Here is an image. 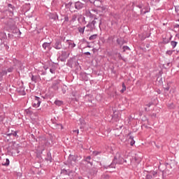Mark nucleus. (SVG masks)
Wrapping results in <instances>:
<instances>
[{
    "label": "nucleus",
    "mask_w": 179,
    "mask_h": 179,
    "mask_svg": "<svg viewBox=\"0 0 179 179\" xmlns=\"http://www.w3.org/2000/svg\"><path fill=\"white\" fill-rule=\"evenodd\" d=\"M85 55H90V52H85Z\"/></svg>",
    "instance_id": "46"
},
{
    "label": "nucleus",
    "mask_w": 179,
    "mask_h": 179,
    "mask_svg": "<svg viewBox=\"0 0 179 179\" xmlns=\"http://www.w3.org/2000/svg\"><path fill=\"white\" fill-rule=\"evenodd\" d=\"M99 3H101V1H99V0H95V1H94V5L95 6H100V4H99Z\"/></svg>",
    "instance_id": "26"
},
{
    "label": "nucleus",
    "mask_w": 179,
    "mask_h": 179,
    "mask_svg": "<svg viewBox=\"0 0 179 179\" xmlns=\"http://www.w3.org/2000/svg\"><path fill=\"white\" fill-rule=\"evenodd\" d=\"M117 44H119V45L122 44V43H121V41H120V39H117Z\"/></svg>",
    "instance_id": "45"
},
{
    "label": "nucleus",
    "mask_w": 179,
    "mask_h": 179,
    "mask_svg": "<svg viewBox=\"0 0 179 179\" xmlns=\"http://www.w3.org/2000/svg\"><path fill=\"white\" fill-rule=\"evenodd\" d=\"M74 7L77 10H80L81 9H83V8H85V3L80 1H77L75 2Z\"/></svg>",
    "instance_id": "5"
},
{
    "label": "nucleus",
    "mask_w": 179,
    "mask_h": 179,
    "mask_svg": "<svg viewBox=\"0 0 179 179\" xmlns=\"http://www.w3.org/2000/svg\"><path fill=\"white\" fill-rule=\"evenodd\" d=\"M88 48H90V45H87Z\"/></svg>",
    "instance_id": "55"
},
{
    "label": "nucleus",
    "mask_w": 179,
    "mask_h": 179,
    "mask_svg": "<svg viewBox=\"0 0 179 179\" xmlns=\"http://www.w3.org/2000/svg\"><path fill=\"white\" fill-rule=\"evenodd\" d=\"M9 163H10L9 159H6V163L4 164V165L5 166H9Z\"/></svg>",
    "instance_id": "39"
},
{
    "label": "nucleus",
    "mask_w": 179,
    "mask_h": 179,
    "mask_svg": "<svg viewBox=\"0 0 179 179\" xmlns=\"http://www.w3.org/2000/svg\"><path fill=\"white\" fill-rule=\"evenodd\" d=\"M6 38V34L2 31H0V40H5Z\"/></svg>",
    "instance_id": "18"
},
{
    "label": "nucleus",
    "mask_w": 179,
    "mask_h": 179,
    "mask_svg": "<svg viewBox=\"0 0 179 179\" xmlns=\"http://www.w3.org/2000/svg\"><path fill=\"white\" fill-rule=\"evenodd\" d=\"M79 124L80 125V129H82V131H85V129H87V128L86 127V122H85V119L83 118H80L79 119Z\"/></svg>",
    "instance_id": "6"
},
{
    "label": "nucleus",
    "mask_w": 179,
    "mask_h": 179,
    "mask_svg": "<svg viewBox=\"0 0 179 179\" xmlns=\"http://www.w3.org/2000/svg\"><path fill=\"white\" fill-rule=\"evenodd\" d=\"M98 37H99V35L97 34H95L91 35L89 37V40L90 41H93V40H96Z\"/></svg>",
    "instance_id": "20"
},
{
    "label": "nucleus",
    "mask_w": 179,
    "mask_h": 179,
    "mask_svg": "<svg viewBox=\"0 0 179 179\" xmlns=\"http://www.w3.org/2000/svg\"><path fill=\"white\" fill-rule=\"evenodd\" d=\"M42 47L43 48V50H46L48 51H50V50H51V42L50 43H47L45 42L43 43Z\"/></svg>",
    "instance_id": "9"
},
{
    "label": "nucleus",
    "mask_w": 179,
    "mask_h": 179,
    "mask_svg": "<svg viewBox=\"0 0 179 179\" xmlns=\"http://www.w3.org/2000/svg\"><path fill=\"white\" fill-rule=\"evenodd\" d=\"M72 162L76 163V158L73 155H69L68 162L70 163V164H72Z\"/></svg>",
    "instance_id": "15"
},
{
    "label": "nucleus",
    "mask_w": 179,
    "mask_h": 179,
    "mask_svg": "<svg viewBox=\"0 0 179 179\" xmlns=\"http://www.w3.org/2000/svg\"><path fill=\"white\" fill-rule=\"evenodd\" d=\"M11 134L13 135V136H17V131H11Z\"/></svg>",
    "instance_id": "32"
},
{
    "label": "nucleus",
    "mask_w": 179,
    "mask_h": 179,
    "mask_svg": "<svg viewBox=\"0 0 179 179\" xmlns=\"http://www.w3.org/2000/svg\"><path fill=\"white\" fill-rule=\"evenodd\" d=\"M152 175H150V173L149 174H147L145 176V179H152Z\"/></svg>",
    "instance_id": "36"
},
{
    "label": "nucleus",
    "mask_w": 179,
    "mask_h": 179,
    "mask_svg": "<svg viewBox=\"0 0 179 179\" xmlns=\"http://www.w3.org/2000/svg\"><path fill=\"white\" fill-rule=\"evenodd\" d=\"M48 17L51 20H59L58 13H50L48 15Z\"/></svg>",
    "instance_id": "8"
},
{
    "label": "nucleus",
    "mask_w": 179,
    "mask_h": 179,
    "mask_svg": "<svg viewBox=\"0 0 179 179\" xmlns=\"http://www.w3.org/2000/svg\"><path fill=\"white\" fill-rule=\"evenodd\" d=\"M53 48L55 50H61L62 48V43L59 39H55V43L53 45Z\"/></svg>",
    "instance_id": "4"
},
{
    "label": "nucleus",
    "mask_w": 179,
    "mask_h": 179,
    "mask_svg": "<svg viewBox=\"0 0 179 179\" xmlns=\"http://www.w3.org/2000/svg\"><path fill=\"white\" fill-rule=\"evenodd\" d=\"M69 55H70V53H69V51H65V50H62V57L63 58H69Z\"/></svg>",
    "instance_id": "13"
},
{
    "label": "nucleus",
    "mask_w": 179,
    "mask_h": 179,
    "mask_svg": "<svg viewBox=\"0 0 179 179\" xmlns=\"http://www.w3.org/2000/svg\"><path fill=\"white\" fill-rule=\"evenodd\" d=\"M89 76H90V74H87V73L83 74V79L85 81L89 80Z\"/></svg>",
    "instance_id": "21"
},
{
    "label": "nucleus",
    "mask_w": 179,
    "mask_h": 179,
    "mask_svg": "<svg viewBox=\"0 0 179 179\" xmlns=\"http://www.w3.org/2000/svg\"><path fill=\"white\" fill-rule=\"evenodd\" d=\"M100 153H101V152H99V151H93L92 155H93L94 156H99V155Z\"/></svg>",
    "instance_id": "30"
},
{
    "label": "nucleus",
    "mask_w": 179,
    "mask_h": 179,
    "mask_svg": "<svg viewBox=\"0 0 179 179\" xmlns=\"http://www.w3.org/2000/svg\"><path fill=\"white\" fill-rule=\"evenodd\" d=\"M41 104V101L40 100V97L35 96V99L32 102V107H34L35 108H38V107H40Z\"/></svg>",
    "instance_id": "3"
},
{
    "label": "nucleus",
    "mask_w": 179,
    "mask_h": 179,
    "mask_svg": "<svg viewBox=\"0 0 179 179\" xmlns=\"http://www.w3.org/2000/svg\"><path fill=\"white\" fill-rule=\"evenodd\" d=\"M77 29L80 36H83V34H85V29H86V27H78Z\"/></svg>",
    "instance_id": "14"
},
{
    "label": "nucleus",
    "mask_w": 179,
    "mask_h": 179,
    "mask_svg": "<svg viewBox=\"0 0 179 179\" xmlns=\"http://www.w3.org/2000/svg\"><path fill=\"white\" fill-rule=\"evenodd\" d=\"M137 8H139V9H142V8H143V6L142 4H138L137 6Z\"/></svg>",
    "instance_id": "43"
},
{
    "label": "nucleus",
    "mask_w": 179,
    "mask_h": 179,
    "mask_svg": "<svg viewBox=\"0 0 179 179\" xmlns=\"http://www.w3.org/2000/svg\"><path fill=\"white\" fill-rule=\"evenodd\" d=\"M64 22H69V17L68 15L64 16Z\"/></svg>",
    "instance_id": "37"
},
{
    "label": "nucleus",
    "mask_w": 179,
    "mask_h": 179,
    "mask_svg": "<svg viewBox=\"0 0 179 179\" xmlns=\"http://www.w3.org/2000/svg\"><path fill=\"white\" fill-rule=\"evenodd\" d=\"M177 44L178 43L176 41H171V45L172 46V48L177 47Z\"/></svg>",
    "instance_id": "25"
},
{
    "label": "nucleus",
    "mask_w": 179,
    "mask_h": 179,
    "mask_svg": "<svg viewBox=\"0 0 179 179\" xmlns=\"http://www.w3.org/2000/svg\"><path fill=\"white\" fill-rule=\"evenodd\" d=\"M62 92H63L64 94H65V93H66V90H62Z\"/></svg>",
    "instance_id": "51"
},
{
    "label": "nucleus",
    "mask_w": 179,
    "mask_h": 179,
    "mask_svg": "<svg viewBox=\"0 0 179 179\" xmlns=\"http://www.w3.org/2000/svg\"><path fill=\"white\" fill-rule=\"evenodd\" d=\"M8 8H10L11 9H13L15 6H13L12 4L9 3L8 4Z\"/></svg>",
    "instance_id": "44"
},
{
    "label": "nucleus",
    "mask_w": 179,
    "mask_h": 179,
    "mask_svg": "<svg viewBox=\"0 0 179 179\" xmlns=\"http://www.w3.org/2000/svg\"><path fill=\"white\" fill-rule=\"evenodd\" d=\"M135 162H138V158L136 157H134Z\"/></svg>",
    "instance_id": "50"
},
{
    "label": "nucleus",
    "mask_w": 179,
    "mask_h": 179,
    "mask_svg": "<svg viewBox=\"0 0 179 179\" xmlns=\"http://www.w3.org/2000/svg\"><path fill=\"white\" fill-rule=\"evenodd\" d=\"M90 160H92V157L88 156L85 158L84 162H86L87 164H90V166H93V162H90Z\"/></svg>",
    "instance_id": "17"
},
{
    "label": "nucleus",
    "mask_w": 179,
    "mask_h": 179,
    "mask_svg": "<svg viewBox=\"0 0 179 179\" xmlns=\"http://www.w3.org/2000/svg\"><path fill=\"white\" fill-rule=\"evenodd\" d=\"M73 132H76L77 134H79V129L73 130Z\"/></svg>",
    "instance_id": "47"
},
{
    "label": "nucleus",
    "mask_w": 179,
    "mask_h": 179,
    "mask_svg": "<svg viewBox=\"0 0 179 179\" xmlns=\"http://www.w3.org/2000/svg\"><path fill=\"white\" fill-rule=\"evenodd\" d=\"M152 105H153V103L150 102L149 103L146 104L145 106H146L147 107H150V106H152Z\"/></svg>",
    "instance_id": "42"
},
{
    "label": "nucleus",
    "mask_w": 179,
    "mask_h": 179,
    "mask_svg": "<svg viewBox=\"0 0 179 179\" xmlns=\"http://www.w3.org/2000/svg\"><path fill=\"white\" fill-rule=\"evenodd\" d=\"M173 51H174V50H167V51L166 52V55H172Z\"/></svg>",
    "instance_id": "29"
},
{
    "label": "nucleus",
    "mask_w": 179,
    "mask_h": 179,
    "mask_svg": "<svg viewBox=\"0 0 179 179\" xmlns=\"http://www.w3.org/2000/svg\"><path fill=\"white\" fill-rule=\"evenodd\" d=\"M123 163H127V159H123Z\"/></svg>",
    "instance_id": "52"
},
{
    "label": "nucleus",
    "mask_w": 179,
    "mask_h": 179,
    "mask_svg": "<svg viewBox=\"0 0 179 179\" xmlns=\"http://www.w3.org/2000/svg\"><path fill=\"white\" fill-rule=\"evenodd\" d=\"M118 58H119L120 59H122V61H125V59H124V57H122V55H121L120 53L118 54Z\"/></svg>",
    "instance_id": "38"
},
{
    "label": "nucleus",
    "mask_w": 179,
    "mask_h": 179,
    "mask_svg": "<svg viewBox=\"0 0 179 179\" xmlns=\"http://www.w3.org/2000/svg\"><path fill=\"white\" fill-rule=\"evenodd\" d=\"M149 12H150V6H149V3H147V5L141 10V13H143V15H145V13H149Z\"/></svg>",
    "instance_id": "7"
},
{
    "label": "nucleus",
    "mask_w": 179,
    "mask_h": 179,
    "mask_svg": "<svg viewBox=\"0 0 179 179\" xmlns=\"http://www.w3.org/2000/svg\"><path fill=\"white\" fill-rule=\"evenodd\" d=\"M149 173L150 175L153 176L154 177H155V176L157 175V171H150Z\"/></svg>",
    "instance_id": "28"
},
{
    "label": "nucleus",
    "mask_w": 179,
    "mask_h": 179,
    "mask_svg": "<svg viewBox=\"0 0 179 179\" xmlns=\"http://www.w3.org/2000/svg\"><path fill=\"white\" fill-rule=\"evenodd\" d=\"M84 1V2H86V0H83Z\"/></svg>",
    "instance_id": "58"
},
{
    "label": "nucleus",
    "mask_w": 179,
    "mask_h": 179,
    "mask_svg": "<svg viewBox=\"0 0 179 179\" xmlns=\"http://www.w3.org/2000/svg\"><path fill=\"white\" fill-rule=\"evenodd\" d=\"M44 69H48V68H47V67H45V66H44Z\"/></svg>",
    "instance_id": "54"
},
{
    "label": "nucleus",
    "mask_w": 179,
    "mask_h": 179,
    "mask_svg": "<svg viewBox=\"0 0 179 179\" xmlns=\"http://www.w3.org/2000/svg\"><path fill=\"white\" fill-rule=\"evenodd\" d=\"M122 89L120 90V92L122 93H124V92H125V90H127V87L125 86V83H122Z\"/></svg>",
    "instance_id": "23"
},
{
    "label": "nucleus",
    "mask_w": 179,
    "mask_h": 179,
    "mask_svg": "<svg viewBox=\"0 0 179 179\" xmlns=\"http://www.w3.org/2000/svg\"><path fill=\"white\" fill-rule=\"evenodd\" d=\"M61 173H62V174H68V170L62 169Z\"/></svg>",
    "instance_id": "35"
},
{
    "label": "nucleus",
    "mask_w": 179,
    "mask_h": 179,
    "mask_svg": "<svg viewBox=\"0 0 179 179\" xmlns=\"http://www.w3.org/2000/svg\"><path fill=\"white\" fill-rule=\"evenodd\" d=\"M59 80L54 81L52 84V89H53V90H58V89H59Z\"/></svg>",
    "instance_id": "10"
},
{
    "label": "nucleus",
    "mask_w": 179,
    "mask_h": 179,
    "mask_svg": "<svg viewBox=\"0 0 179 179\" xmlns=\"http://www.w3.org/2000/svg\"><path fill=\"white\" fill-rule=\"evenodd\" d=\"M99 22V27L100 30H101V20H99L97 17H94V20L90 21L89 23L86 25L85 31H93V30H96V24Z\"/></svg>",
    "instance_id": "2"
},
{
    "label": "nucleus",
    "mask_w": 179,
    "mask_h": 179,
    "mask_svg": "<svg viewBox=\"0 0 179 179\" xmlns=\"http://www.w3.org/2000/svg\"><path fill=\"white\" fill-rule=\"evenodd\" d=\"M52 6H55L57 5V0H53L52 1Z\"/></svg>",
    "instance_id": "40"
},
{
    "label": "nucleus",
    "mask_w": 179,
    "mask_h": 179,
    "mask_svg": "<svg viewBox=\"0 0 179 179\" xmlns=\"http://www.w3.org/2000/svg\"><path fill=\"white\" fill-rule=\"evenodd\" d=\"M170 66V63H168V66Z\"/></svg>",
    "instance_id": "56"
},
{
    "label": "nucleus",
    "mask_w": 179,
    "mask_h": 179,
    "mask_svg": "<svg viewBox=\"0 0 179 179\" xmlns=\"http://www.w3.org/2000/svg\"><path fill=\"white\" fill-rule=\"evenodd\" d=\"M124 164V158L121 157V154L120 152H117L112 163L106 166L105 169H115V165L116 164Z\"/></svg>",
    "instance_id": "1"
},
{
    "label": "nucleus",
    "mask_w": 179,
    "mask_h": 179,
    "mask_svg": "<svg viewBox=\"0 0 179 179\" xmlns=\"http://www.w3.org/2000/svg\"><path fill=\"white\" fill-rule=\"evenodd\" d=\"M129 139L131 140L130 143L131 146H134V145H135V140H134V136H130Z\"/></svg>",
    "instance_id": "24"
},
{
    "label": "nucleus",
    "mask_w": 179,
    "mask_h": 179,
    "mask_svg": "<svg viewBox=\"0 0 179 179\" xmlns=\"http://www.w3.org/2000/svg\"><path fill=\"white\" fill-rule=\"evenodd\" d=\"M76 19H78V15L76 14L73 15L71 22H76Z\"/></svg>",
    "instance_id": "27"
},
{
    "label": "nucleus",
    "mask_w": 179,
    "mask_h": 179,
    "mask_svg": "<svg viewBox=\"0 0 179 179\" xmlns=\"http://www.w3.org/2000/svg\"><path fill=\"white\" fill-rule=\"evenodd\" d=\"M123 51L125 52V51H127V50H130L131 49L129 48V47L128 46H123Z\"/></svg>",
    "instance_id": "31"
},
{
    "label": "nucleus",
    "mask_w": 179,
    "mask_h": 179,
    "mask_svg": "<svg viewBox=\"0 0 179 179\" xmlns=\"http://www.w3.org/2000/svg\"><path fill=\"white\" fill-rule=\"evenodd\" d=\"M31 80H32V82H35V83H36V82H37V77L32 76Z\"/></svg>",
    "instance_id": "33"
},
{
    "label": "nucleus",
    "mask_w": 179,
    "mask_h": 179,
    "mask_svg": "<svg viewBox=\"0 0 179 179\" xmlns=\"http://www.w3.org/2000/svg\"><path fill=\"white\" fill-rule=\"evenodd\" d=\"M141 160L138 161L137 163H140Z\"/></svg>",
    "instance_id": "57"
},
{
    "label": "nucleus",
    "mask_w": 179,
    "mask_h": 179,
    "mask_svg": "<svg viewBox=\"0 0 179 179\" xmlns=\"http://www.w3.org/2000/svg\"><path fill=\"white\" fill-rule=\"evenodd\" d=\"M17 31L19 32V35L20 36V34H22V32L19 29H17Z\"/></svg>",
    "instance_id": "49"
},
{
    "label": "nucleus",
    "mask_w": 179,
    "mask_h": 179,
    "mask_svg": "<svg viewBox=\"0 0 179 179\" xmlns=\"http://www.w3.org/2000/svg\"><path fill=\"white\" fill-rule=\"evenodd\" d=\"M7 73L13 72V67H10L6 70Z\"/></svg>",
    "instance_id": "34"
},
{
    "label": "nucleus",
    "mask_w": 179,
    "mask_h": 179,
    "mask_svg": "<svg viewBox=\"0 0 179 179\" xmlns=\"http://www.w3.org/2000/svg\"><path fill=\"white\" fill-rule=\"evenodd\" d=\"M6 75H8V71L6 70H0V82H2L3 76H6Z\"/></svg>",
    "instance_id": "11"
},
{
    "label": "nucleus",
    "mask_w": 179,
    "mask_h": 179,
    "mask_svg": "<svg viewBox=\"0 0 179 179\" xmlns=\"http://www.w3.org/2000/svg\"><path fill=\"white\" fill-rule=\"evenodd\" d=\"M66 43L69 45V48H75V47H76V44L71 41L66 40Z\"/></svg>",
    "instance_id": "16"
},
{
    "label": "nucleus",
    "mask_w": 179,
    "mask_h": 179,
    "mask_svg": "<svg viewBox=\"0 0 179 179\" xmlns=\"http://www.w3.org/2000/svg\"><path fill=\"white\" fill-rule=\"evenodd\" d=\"M145 111H148V108H145Z\"/></svg>",
    "instance_id": "53"
},
{
    "label": "nucleus",
    "mask_w": 179,
    "mask_h": 179,
    "mask_svg": "<svg viewBox=\"0 0 179 179\" xmlns=\"http://www.w3.org/2000/svg\"><path fill=\"white\" fill-rule=\"evenodd\" d=\"M7 136H12V133L6 134Z\"/></svg>",
    "instance_id": "48"
},
{
    "label": "nucleus",
    "mask_w": 179,
    "mask_h": 179,
    "mask_svg": "<svg viewBox=\"0 0 179 179\" xmlns=\"http://www.w3.org/2000/svg\"><path fill=\"white\" fill-rule=\"evenodd\" d=\"M173 29H174V30L176 33H178V31H179V24H174L173 25Z\"/></svg>",
    "instance_id": "22"
},
{
    "label": "nucleus",
    "mask_w": 179,
    "mask_h": 179,
    "mask_svg": "<svg viewBox=\"0 0 179 179\" xmlns=\"http://www.w3.org/2000/svg\"><path fill=\"white\" fill-rule=\"evenodd\" d=\"M25 1H30V0H25Z\"/></svg>",
    "instance_id": "59"
},
{
    "label": "nucleus",
    "mask_w": 179,
    "mask_h": 179,
    "mask_svg": "<svg viewBox=\"0 0 179 179\" xmlns=\"http://www.w3.org/2000/svg\"><path fill=\"white\" fill-rule=\"evenodd\" d=\"M55 104L56 106H57L58 107H61V106H62L64 104V101H62L61 100L56 99L55 101Z\"/></svg>",
    "instance_id": "19"
},
{
    "label": "nucleus",
    "mask_w": 179,
    "mask_h": 179,
    "mask_svg": "<svg viewBox=\"0 0 179 179\" xmlns=\"http://www.w3.org/2000/svg\"><path fill=\"white\" fill-rule=\"evenodd\" d=\"M50 73H55V70L54 69H50Z\"/></svg>",
    "instance_id": "41"
},
{
    "label": "nucleus",
    "mask_w": 179,
    "mask_h": 179,
    "mask_svg": "<svg viewBox=\"0 0 179 179\" xmlns=\"http://www.w3.org/2000/svg\"><path fill=\"white\" fill-rule=\"evenodd\" d=\"M17 92L21 96L26 95V92H24V87H20L19 88H17Z\"/></svg>",
    "instance_id": "12"
}]
</instances>
